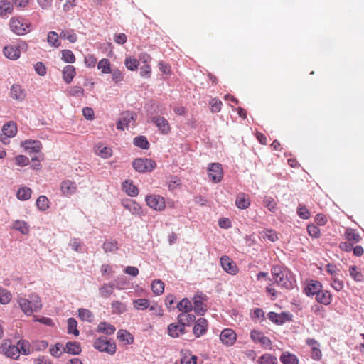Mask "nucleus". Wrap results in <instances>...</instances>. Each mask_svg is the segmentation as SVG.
<instances>
[{"label": "nucleus", "instance_id": "obj_1", "mask_svg": "<svg viewBox=\"0 0 364 364\" xmlns=\"http://www.w3.org/2000/svg\"><path fill=\"white\" fill-rule=\"evenodd\" d=\"M16 301L21 311L27 316H31L33 312L38 311L43 306L40 296L36 294H30L28 299L18 294Z\"/></svg>", "mask_w": 364, "mask_h": 364}, {"label": "nucleus", "instance_id": "obj_2", "mask_svg": "<svg viewBox=\"0 0 364 364\" xmlns=\"http://www.w3.org/2000/svg\"><path fill=\"white\" fill-rule=\"evenodd\" d=\"M272 274L274 282L282 287L289 289L291 287V282L288 277V271L282 267L274 266L272 268Z\"/></svg>", "mask_w": 364, "mask_h": 364}, {"label": "nucleus", "instance_id": "obj_3", "mask_svg": "<svg viewBox=\"0 0 364 364\" xmlns=\"http://www.w3.org/2000/svg\"><path fill=\"white\" fill-rule=\"evenodd\" d=\"M10 28L16 35H24L29 31L30 23L19 17H13L9 22Z\"/></svg>", "mask_w": 364, "mask_h": 364}, {"label": "nucleus", "instance_id": "obj_4", "mask_svg": "<svg viewBox=\"0 0 364 364\" xmlns=\"http://www.w3.org/2000/svg\"><path fill=\"white\" fill-rule=\"evenodd\" d=\"M94 347L100 352H105L114 355L116 352V345L112 343L107 337L102 336L95 340Z\"/></svg>", "mask_w": 364, "mask_h": 364}, {"label": "nucleus", "instance_id": "obj_5", "mask_svg": "<svg viewBox=\"0 0 364 364\" xmlns=\"http://www.w3.org/2000/svg\"><path fill=\"white\" fill-rule=\"evenodd\" d=\"M133 168L138 172H145L152 171L156 163L149 159H136L132 163Z\"/></svg>", "mask_w": 364, "mask_h": 364}, {"label": "nucleus", "instance_id": "obj_6", "mask_svg": "<svg viewBox=\"0 0 364 364\" xmlns=\"http://www.w3.org/2000/svg\"><path fill=\"white\" fill-rule=\"evenodd\" d=\"M146 203L147 205L155 210L161 211L165 208L164 199L160 196H148L146 198Z\"/></svg>", "mask_w": 364, "mask_h": 364}, {"label": "nucleus", "instance_id": "obj_7", "mask_svg": "<svg viewBox=\"0 0 364 364\" xmlns=\"http://www.w3.org/2000/svg\"><path fill=\"white\" fill-rule=\"evenodd\" d=\"M115 287L119 289H122L123 288L117 280H114L107 284H104L99 289L100 296L103 298H108L114 292Z\"/></svg>", "mask_w": 364, "mask_h": 364}, {"label": "nucleus", "instance_id": "obj_8", "mask_svg": "<svg viewBox=\"0 0 364 364\" xmlns=\"http://www.w3.org/2000/svg\"><path fill=\"white\" fill-rule=\"evenodd\" d=\"M208 175L210 178L213 182H220L223 178V170L221 164L219 163L210 164L208 168Z\"/></svg>", "mask_w": 364, "mask_h": 364}, {"label": "nucleus", "instance_id": "obj_9", "mask_svg": "<svg viewBox=\"0 0 364 364\" xmlns=\"http://www.w3.org/2000/svg\"><path fill=\"white\" fill-rule=\"evenodd\" d=\"M220 264L223 270L231 275H235L238 272L236 264L226 255L220 258Z\"/></svg>", "mask_w": 364, "mask_h": 364}, {"label": "nucleus", "instance_id": "obj_10", "mask_svg": "<svg viewBox=\"0 0 364 364\" xmlns=\"http://www.w3.org/2000/svg\"><path fill=\"white\" fill-rule=\"evenodd\" d=\"M10 95L13 100L22 102L26 97V92L21 85L14 84L11 87Z\"/></svg>", "mask_w": 364, "mask_h": 364}, {"label": "nucleus", "instance_id": "obj_11", "mask_svg": "<svg viewBox=\"0 0 364 364\" xmlns=\"http://www.w3.org/2000/svg\"><path fill=\"white\" fill-rule=\"evenodd\" d=\"M250 337L255 343H259L264 348H269L271 346V341L269 338L264 336V334L258 331L253 330L250 333Z\"/></svg>", "mask_w": 364, "mask_h": 364}, {"label": "nucleus", "instance_id": "obj_12", "mask_svg": "<svg viewBox=\"0 0 364 364\" xmlns=\"http://www.w3.org/2000/svg\"><path fill=\"white\" fill-rule=\"evenodd\" d=\"M220 338L224 344L232 346L236 340V334L233 330L226 328L221 332Z\"/></svg>", "mask_w": 364, "mask_h": 364}, {"label": "nucleus", "instance_id": "obj_13", "mask_svg": "<svg viewBox=\"0 0 364 364\" xmlns=\"http://www.w3.org/2000/svg\"><path fill=\"white\" fill-rule=\"evenodd\" d=\"M306 294L309 296H316V299L318 301V282L313 279L306 281V287L304 288Z\"/></svg>", "mask_w": 364, "mask_h": 364}, {"label": "nucleus", "instance_id": "obj_14", "mask_svg": "<svg viewBox=\"0 0 364 364\" xmlns=\"http://www.w3.org/2000/svg\"><path fill=\"white\" fill-rule=\"evenodd\" d=\"M21 146L29 153H38L41 149V143L38 140H26L21 143Z\"/></svg>", "mask_w": 364, "mask_h": 364}, {"label": "nucleus", "instance_id": "obj_15", "mask_svg": "<svg viewBox=\"0 0 364 364\" xmlns=\"http://www.w3.org/2000/svg\"><path fill=\"white\" fill-rule=\"evenodd\" d=\"M185 333V327L180 323L168 326V334L172 338L179 337Z\"/></svg>", "mask_w": 364, "mask_h": 364}, {"label": "nucleus", "instance_id": "obj_16", "mask_svg": "<svg viewBox=\"0 0 364 364\" xmlns=\"http://www.w3.org/2000/svg\"><path fill=\"white\" fill-rule=\"evenodd\" d=\"M122 204L124 208L134 215H139L141 213V207L134 200L126 199L122 200Z\"/></svg>", "mask_w": 364, "mask_h": 364}, {"label": "nucleus", "instance_id": "obj_17", "mask_svg": "<svg viewBox=\"0 0 364 364\" xmlns=\"http://www.w3.org/2000/svg\"><path fill=\"white\" fill-rule=\"evenodd\" d=\"M152 122L156 124L161 133L167 134L169 132L170 127L168 121L165 118L156 116L153 117Z\"/></svg>", "mask_w": 364, "mask_h": 364}, {"label": "nucleus", "instance_id": "obj_18", "mask_svg": "<svg viewBox=\"0 0 364 364\" xmlns=\"http://www.w3.org/2000/svg\"><path fill=\"white\" fill-rule=\"evenodd\" d=\"M207 326L208 323L206 319L203 318H198L193 327V333L196 337H200L206 332Z\"/></svg>", "mask_w": 364, "mask_h": 364}, {"label": "nucleus", "instance_id": "obj_19", "mask_svg": "<svg viewBox=\"0 0 364 364\" xmlns=\"http://www.w3.org/2000/svg\"><path fill=\"white\" fill-rule=\"evenodd\" d=\"M346 240L353 245L359 242L361 240V237L355 230L352 228H347L344 233Z\"/></svg>", "mask_w": 364, "mask_h": 364}, {"label": "nucleus", "instance_id": "obj_20", "mask_svg": "<svg viewBox=\"0 0 364 364\" xmlns=\"http://www.w3.org/2000/svg\"><path fill=\"white\" fill-rule=\"evenodd\" d=\"M3 350L4 351V354L11 358L17 359L19 357V347L15 345L6 346V344H4Z\"/></svg>", "mask_w": 364, "mask_h": 364}, {"label": "nucleus", "instance_id": "obj_21", "mask_svg": "<svg viewBox=\"0 0 364 364\" xmlns=\"http://www.w3.org/2000/svg\"><path fill=\"white\" fill-rule=\"evenodd\" d=\"M235 205L240 209L247 208L250 205L249 196L244 193H239L235 200Z\"/></svg>", "mask_w": 364, "mask_h": 364}, {"label": "nucleus", "instance_id": "obj_22", "mask_svg": "<svg viewBox=\"0 0 364 364\" xmlns=\"http://www.w3.org/2000/svg\"><path fill=\"white\" fill-rule=\"evenodd\" d=\"M136 115L134 112H125L121 114V119L123 122L124 125L126 128H129L130 126H134V122L136 119Z\"/></svg>", "mask_w": 364, "mask_h": 364}, {"label": "nucleus", "instance_id": "obj_23", "mask_svg": "<svg viewBox=\"0 0 364 364\" xmlns=\"http://www.w3.org/2000/svg\"><path fill=\"white\" fill-rule=\"evenodd\" d=\"M2 132L4 136L14 137L17 132L16 124L14 122H9L3 126Z\"/></svg>", "mask_w": 364, "mask_h": 364}, {"label": "nucleus", "instance_id": "obj_24", "mask_svg": "<svg viewBox=\"0 0 364 364\" xmlns=\"http://www.w3.org/2000/svg\"><path fill=\"white\" fill-rule=\"evenodd\" d=\"M178 323H181L184 327L190 326L196 319V316L190 312H182L177 317Z\"/></svg>", "mask_w": 364, "mask_h": 364}, {"label": "nucleus", "instance_id": "obj_25", "mask_svg": "<svg viewBox=\"0 0 364 364\" xmlns=\"http://www.w3.org/2000/svg\"><path fill=\"white\" fill-rule=\"evenodd\" d=\"M76 188L75 183L70 180L63 181L60 186L62 193L66 196L73 194Z\"/></svg>", "mask_w": 364, "mask_h": 364}, {"label": "nucleus", "instance_id": "obj_26", "mask_svg": "<svg viewBox=\"0 0 364 364\" xmlns=\"http://www.w3.org/2000/svg\"><path fill=\"white\" fill-rule=\"evenodd\" d=\"M76 74L75 68L73 65H66L63 70V77L67 84H70Z\"/></svg>", "mask_w": 364, "mask_h": 364}, {"label": "nucleus", "instance_id": "obj_27", "mask_svg": "<svg viewBox=\"0 0 364 364\" xmlns=\"http://www.w3.org/2000/svg\"><path fill=\"white\" fill-rule=\"evenodd\" d=\"M12 228L23 235L29 233V225L24 220H16L14 222Z\"/></svg>", "mask_w": 364, "mask_h": 364}, {"label": "nucleus", "instance_id": "obj_28", "mask_svg": "<svg viewBox=\"0 0 364 364\" xmlns=\"http://www.w3.org/2000/svg\"><path fill=\"white\" fill-rule=\"evenodd\" d=\"M4 54L7 58L16 60L20 56V50L16 47L9 46L4 47Z\"/></svg>", "mask_w": 364, "mask_h": 364}, {"label": "nucleus", "instance_id": "obj_29", "mask_svg": "<svg viewBox=\"0 0 364 364\" xmlns=\"http://www.w3.org/2000/svg\"><path fill=\"white\" fill-rule=\"evenodd\" d=\"M64 350L69 354L78 355L81 352V347L79 343L70 341L66 343Z\"/></svg>", "mask_w": 364, "mask_h": 364}, {"label": "nucleus", "instance_id": "obj_30", "mask_svg": "<svg viewBox=\"0 0 364 364\" xmlns=\"http://www.w3.org/2000/svg\"><path fill=\"white\" fill-rule=\"evenodd\" d=\"M95 153L100 157L107 159L112 156V151L111 148L108 146H104L101 144H99L95 147Z\"/></svg>", "mask_w": 364, "mask_h": 364}, {"label": "nucleus", "instance_id": "obj_31", "mask_svg": "<svg viewBox=\"0 0 364 364\" xmlns=\"http://www.w3.org/2000/svg\"><path fill=\"white\" fill-rule=\"evenodd\" d=\"M122 188L124 191L130 196H136L139 193L138 188L132 183V181L128 180L123 183Z\"/></svg>", "mask_w": 364, "mask_h": 364}, {"label": "nucleus", "instance_id": "obj_32", "mask_svg": "<svg viewBox=\"0 0 364 364\" xmlns=\"http://www.w3.org/2000/svg\"><path fill=\"white\" fill-rule=\"evenodd\" d=\"M13 11L12 4L6 0L0 1V16H4L9 14H11Z\"/></svg>", "mask_w": 364, "mask_h": 364}, {"label": "nucleus", "instance_id": "obj_33", "mask_svg": "<svg viewBox=\"0 0 364 364\" xmlns=\"http://www.w3.org/2000/svg\"><path fill=\"white\" fill-rule=\"evenodd\" d=\"M280 360L283 364H299L297 358L288 352L282 354Z\"/></svg>", "mask_w": 364, "mask_h": 364}, {"label": "nucleus", "instance_id": "obj_34", "mask_svg": "<svg viewBox=\"0 0 364 364\" xmlns=\"http://www.w3.org/2000/svg\"><path fill=\"white\" fill-rule=\"evenodd\" d=\"M115 327L109 323H107L106 322H101L99 323L97 326V331L99 332L111 335L113 334L115 331Z\"/></svg>", "mask_w": 364, "mask_h": 364}, {"label": "nucleus", "instance_id": "obj_35", "mask_svg": "<svg viewBox=\"0 0 364 364\" xmlns=\"http://www.w3.org/2000/svg\"><path fill=\"white\" fill-rule=\"evenodd\" d=\"M32 191L28 187H21L18 189L16 197L21 200H27L31 196Z\"/></svg>", "mask_w": 364, "mask_h": 364}, {"label": "nucleus", "instance_id": "obj_36", "mask_svg": "<svg viewBox=\"0 0 364 364\" xmlns=\"http://www.w3.org/2000/svg\"><path fill=\"white\" fill-rule=\"evenodd\" d=\"M151 290L155 295H160L164 291V284L160 279H155L151 283Z\"/></svg>", "mask_w": 364, "mask_h": 364}, {"label": "nucleus", "instance_id": "obj_37", "mask_svg": "<svg viewBox=\"0 0 364 364\" xmlns=\"http://www.w3.org/2000/svg\"><path fill=\"white\" fill-rule=\"evenodd\" d=\"M111 307L113 314H120L127 311L126 304L119 301H113Z\"/></svg>", "mask_w": 364, "mask_h": 364}, {"label": "nucleus", "instance_id": "obj_38", "mask_svg": "<svg viewBox=\"0 0 364 364\" xmlns=\"http://www.w3.org/2000/svg\"><path fill=\"white\" fill-rule=\"evenodd\" d=\"M349 273L350 277L357 282H361L363 280V274L360 269L355 265L350 266Z\"/></svg>", "mask_w": 364, "mask_h": 364}, {"label": "nucleus", "instance_id": "obj_39", "mask_svg": "<svg viewBox=\"0 0 364 364\" xmlns=\"http://www.w3.org/2000/svg\"><path fill=\"white\" fill-rule=\"evenodd\" d=\"M177 308L181 311L191 312L193 309V306L187 298H184L178 304Z\"/></svg>", "mask_w": 364, "mask_h": 364}, {"label": "nucleus", "instance_id": "obj_40", "mask_svg": "<svg viewBox=\"0 0 364 364\" xmlns=\"http://www.w3.org/2000/svg\"><path fill=\"white\" fill-rule=\"evenodd\" d=\"M78 316L82 321H85L92 322L93 320L92 313L86 309H79Z\"/></svg>", "mask_w": 364, "mask_h": 364}, {"label": "nucleus", "instance_id": "obj_41", "mask_svg": "<svg viewBox=\"0 0 364 364\" xmlns=\"http://www.w3.org/2000/svg\"><path fill=\"white\" fill-rule=\"evenodd\" d=\"M259 364H277V358L270 354H264L259 358Z\"/></svg>", "mask_w": 364, "mask_h": 364}, {"label": "nucleus", "instance_id": "obj_42", "mask_svg": "<svg viewBox=\"0 0 364 364\" xmlns=\"http://www.w3.org/2000/svg\"><path fill=\"white\" fill-rule=\"evenodd\" d=\"M117 338L122 341H126L127 343H132L134 341L131 333L126 330H119L117 333Z\"/></svg>", "mask_w": 364, "mask_h": 364}, {"label": "nucleus", "instance_id": "obj_43", "mask_svg": "<svg viewBox=\"0 0 364 364\" xmlns=\"http://www.w3.org/2000/svg\"><path fill=\"white\" fill-rule=\"evenodd\" d=\"M150 302L146 299H139L133 301L134 307L137 310H144L149 307Z\"/></svg>", "mask_w": 364, "mask_h": 364}, {"label": "nucleus", "instance_id": "obj_44", "mask_svg": "<svg viewBox=\"0 0 364 364\" xmlns=\"http://www.w3.org/2000/svg\"><path fill=\"white\" fill-rule=\"evenodd\" d=\"M134 144L138 147H140L143 149H147L149 148V144L146 139V138L144 136H136L134 139Z\"/></svg>", "mask_w": 364, "mask_h": 364}, {"label": "nucleus", "instance_id": "obj_45", "mask_svg": "<svg viewBox=\"0 0 364 364\" xmlns=\"http://www.w3.org/2000/svg\"><path fill=\"white\" fill-rule=\"evenodd\" d=\"M47 41L50 46L58 48L60 46L58 36L55 31H50L48 34Z\"/></svg>", "mask_w": 364, "mask_h": 364}, {"label": "nucleus", "instance_id": "obj_46", "mask_svg": "<svg viewBox=\"0 0 364 364\" xmlns=\"http://www.w3.org/2000/svg\"><path fill=\"white\" fill-rule=\"evenodd\" d=\"M77 323L73 318L68 319V333H73L75 336L79 335V331L77 329Z\"/></svg>", "mask_w": 364, "mask_h": 364}, {"label": "nucleus", "instance_id": "obj_47", "mask_svg": "<svg viewBox=\"0 0 364 364\" xmlns=\"http://www.w3.org/2000/svg\"><path fill=\"white\" fill-rule=\"evenodd\" d=\"M84 93V89L80 86L70 87L68 90V95L73 97H82Z\"/></svg>", "mask_w": 364, "mask_h": 364}, {"label": "nucleus", "instance_id": "obj_48", "mask_svg": "<svg viewBox=\"0 0 364 364\" xmlns=\"http://www.w3.org/2000/svg\"><path fill=\"white\" fill-rule=\"evenodd\" d=\"M11 294L7 290L2 287H0V303L2 304H6L11 300Z\"/></svg>", "mask_w": 364, "mask_h": 364}, {"label": "nucleus", "instance_id": "obj_49", "mask_svg": "<svg viewBox=\"0 0 364 364\" xmlns=\"http://www.w3.org/2000/svg\"><path fill=\"white\" fill-rule=\"evenodd\" d=\"M194 311L198 315H203L206 309L204 308L203 302L198 297L193 298Z\"/></svg>", "mask_w": 364, "mask_h": 364}, {"label": "nucleus", "instance_id": "obj_50", "mask_svg": "<svg viewBox=\"0 0 364 364\" xmlns=\"http://www.w3.org/2000/svg\"><path fill=\"white\" fill-rule=\"evenodd\" d=\"M124 64L128 70H136L139 67V61L136 58L127 57L125 59Z\"/></svg>", "mask_w": 364, "mask_h": 364}, {"label": "nucleus", "instance_id": "obj_51", "mask_svg": "<svg viewBox=\"0 0 364 364\" xmlns=\"http://www.w3.org/2000/svg\"><path fill=\"white\" fill-rule=\"evenodd\" d=\"M97 68L102 70L103 73H111L110 63L106 58H103L98 63Z\"/></svg>", "mask_w": 364, "mask_h": 364}, {"label": "nucleus", "instance_id": "obj_52", "mask_svg": "<svg viewBox=\"0 0 364 364\" xmlns=\"http://www.w3.org/2000/svg\"><path fill=\"white\" fill-rule=\"evenodd\" d=\"M60 38L67 39L70 43H75L77 41V36L73 31L63 30L60 33Z\"/></svg>", "mask_w": 364, "mask_h": 364}, {"label": "nucleus", "instance_id": "obj_53", "mask_svg": "<svg viewBox=\"0 0 364 364\" xmlns=\"http://www.w3.org/2000/svg\"><path fill=\"white\" fill-rule=\"evenodd\" d=\"M62 60L68 63H73L75 60L73 53L70 50H62Z\"/></svg>", "mask_w": 364, "mask_h": 364}, {"label": "nucleus", "instance_id": "obj_54", "mask_svg": "<svg viewBox=\"0 0 364 364\" xmlns=\"http://www.w3.org/2000/svg\"><path fill=\"white\" fill-rule=\"evenodd\" d=\"M103 249L105 252H114L118 249L117 242L115 240L105 241L103 244Z\"/></svg>", "mask_w": 364, "mask_h": 364}, {"label": "nucleus", "instance_id": "obj_55", "mask_svg": "<svg viewBox=\"0 0 364 364\" xmlns=\"http://www.w3.org/2000/svg\"><path fill=\"white\" fill-rule=\"evenodd\" d=\"M307 345L311 346L312 358L314 360H318V349L315 346L317 344V341L312 338H308L306 340Z\"/></svg>", "mask_w": 364, "mask_h": 364}, {"label": "nucleus", "instance_id": "obj_56", "mask_svg": "<svg viewBox=\"0 0 364 364\" xmlns=\"http://www.w3.org/2000/svg\"><path fill=\"white\" fill-rule=\"evenodd\" d=\"M19 347L20 353L24 355H28L30 353V343L25 340L18 341L17 346Z\"/></svg>", "mask_w": 364, "mask_h": 364}, {"label": "nucleus", "instance_id": "obj_57", "mask_svg": "<svg viewBox=\"0 0 364 364\" xmlns=\"http://www.w3.org/2000/svg\"><path fill=\"white\" fill-rule=\"evenodd\" d=\"M36 205L41 210L48 208V200L45 196H40L36 200Z\"/></svg>", "mask_w": 364, "mask_h": 364}, {"label": "nucleus", "instance_id": "obj_58", "mask_svg": "<svg viewBox=\"0 0 364 364\" xmlns=\"http://www.w3.org/2000/svg\"><path fill=\"white\" fill-rule=\"evenodd\" d=\"M48 346V343L46 341H36L33 342L32 348L37 351L46 350Z\"/></svg>", "mask_w": 364, "mask_h": 364}, {"label": "nucleus", "instance_id": "obj_59", "mask_svg": "<svg viewBox=\"0 0 364 364\" xmlns=\"http://www.w3.org/2000/svg\"><path fill=\"white\" fill-rule=\"evenodd\" d=\"M321 295H320V303L325 305H328L331 302V294L328 291H321Z\"/></svg>", "mask_w": 364, "mask_h": 364}, {"label": "nucleus", "instance_id": "obj_60", "mask_svg": "<svg viewBox=\"0 0 364 364\" xmlns=\"http://www.w3.org/2000/svg\"><path fill=\"white\" fill-rule=\"evenodd\" d=\"M262 237H267L271 242H275L278 240V235L277 232L272 230H268L264 232Z\"/></svg>", "mask_w": 364, "mask_h": 364}, {"label": "nucleus", "instance_id": "obj_61", "mask_svg": "<svg viewBox=\"0 0 364 364\" xmlns=\"http://www.w3.org/2000/svg\"><path fill=\"white\" fill-rule=\"evenodd\" d=\"M151 66L148 64H144L140 68V75L141 77L149 78L151 75Z\"/></svg>", "mask_w": 364, "mask_h": 364}, {"label": "nucleus", "instance_id": "obj_62", "mask_svg": "<svg viewBox=\"0 0 364 364\" xmlns=\"http://www.w3.org/2000/svg\"><path fill=\"white\" fill-rule=\"evenodd\" d=\"M16 164L19 166H26L29 164V159L28 157L23 155H18L15 158Z\"/></svg>", "mask_w": 364, "mask_h": 364}, {"label": "nucleus", "instance_id": "obj_63", "mask_svg": "<svg viewBox=\"0 0 364 364\" xmlns=\"http://www.w3.org/2000/svg\"><path fill=\"white\" fill-rule=\"evenodd\" d=\"M111 73H112V80L116 83H118L123 80V75L119 70H118V69L113 70H111Z\"/></svg>", "mask_w": 364, "mask_h": 364}, {"label": "nucleus", "instance_id": "obj_64", "mask_svg": "<svg viewBox=\"0 0 364 364\" xmlns=\"http://www.w3.org/2000/svg\"><path fill=\"white\" fill-rule=\"evenodd\" d=\"M197 358L195 355L184 356L181 360V364H196Z\"/></svg>", "mask_w": 364, "mask_h": 364}]
</instances>
